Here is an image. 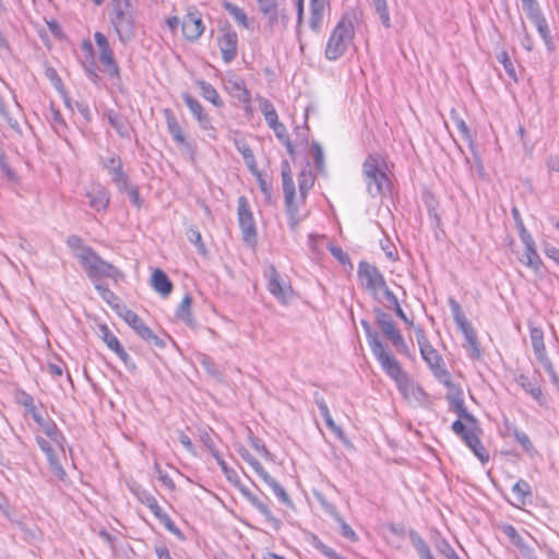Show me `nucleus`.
<instances>
[{"mask_svg":"<svg viewBox=\"0 0 559 559\" xmlns=\"http://www.w3.org/2000/svg\"><path fill=\"white\" fill-rule=\"evenodd\" d=\"M191 305L192 297L190 295H186L176 310L177 319L186 323L188 326H193L195 323L191 312Z\"/></svg>","mask_w":559,"mask_h":559,"instance_id":"473e14b6","label":"nucleus"},{"mask_svg":"<svg viewBox=\"0 0 559 559\" xmlns=\"http://www.w3.org/2000/svg\"><path fill=\"white\" fill-rule=\"evenodd\" d=\"M361 326L364 328L368 345L373 354V356L377 358L379 364H382V361H385L389 359L392 354L385 348L383 343L381 342L379 334L372 330L370 323L366 320H361Z\"/></svg>","mask_w":559,"mask_h":559,"instance_id":"6ab92c4d","label":"nucleus"},{"mask_svg":"<svg viewBox=\"0 0 559 559\" xmlns=\"http://www.w3.org/2000/svg\"><path fill=\"white\" fill-rule=\"evenodd\" d=\"M545 371L547 372V374L549 376L552 384L557 388V390L559 391V376L557 374L554 366H552V362L551 360L548 358V359H544V361H540L539 362Z\"/></svg>","mask_w":559,"mask_h":559,"instance_id":"864d4df0","label":"nucleus"},{"mask_svg":"<svg viewBox=\"0 0 559 559\" xmlns=\"http://www.w3.org/2000/svg\"><path fill=\"white\" fill-rule=\"evenodd\" d=\"M336 521L340 524L341 534L349 539L350 542H357L358 537L354 530L340 516H336Z\"/></svg>","mask_w":559,"mask_h":559,"instance_id":"5fc2aeb1","label":"nucleus"},{"mask_svg":"<svg viewBox=\"0 0 559 559\" xmlns=\"http://www.w3.org/2000/svg\"><path fill=\"white\" fill-rule=\"evenodd\" d=\"M264 277L267 281V290L270 294L280 302L286 304L293 293L289 283L281 276L273 264L265 267Z\"/></svg>","mask_w":559,"mask_h":559,"instance_id":"9b49d317","label":"nucleus"},{"mask_svg":"<svg viewBox=\"0 0 559 559\" xmlns=\"http://www.w3.org/2000/svg\"><path fill=\"white\" fill-rule=\"evenodd\" d=\"M240 492L242 496L254 507L275 530L281 527V521L275 518L269 508V506L263 502L260 498L253 495L248 488L240 487Z\"/></svg>","mask_w":559,"mask_h":559,"instance_id":"5701e85b","label":"nucleus"},{"mask_svg":"<svg viewBox=\"0 0 559 559\" xmlns=\"http://www.w3.org/2000/svg\"><path fill=\"white\" fill-rule=\"evenodd\" d=\"M181 29L186 39L197 40L205 29L201 14L198 11H189L182 19Z\"/></svg>","mask_w":559,"mask_h":559,"instance_id":"a211bd4d","label":"nucleus"},{"mask_svg":"<svg viewBox=\"0 0 559 559\" xmlns=\"http://www.w3.org/2000/svg\"><path fill=\"white\" fill-rule=\"evenodd\" d=\"M159 522L165 526V528L167 531H169L173 534L181 537L182 534H181L180 530L176 526V524L174 523V521L170 519V516L167 513H165L160 518Z\"/></svg>","mask_w":559,"mask_h":559,"instance_id":"052dcab7","label":"nucleus"},{"mask_svg":"<svg viewBox=\"0 0 559 559\" xmlns=\"http://www.w3.org/2000/svg\"><path fill=\"white\" fill-rule=\"evenodd\" d=\"M449 305L455 322L462 321V319L466 318L462 311L460 304L455 299L450 298Z\"/></svg>","mask_w":559,"mask_h":559,"instance_id":"680f3d73","label":"nucleus"},{"mask_svg":"<svg viewBox=\"0 0 559 559\" xmlns=\"http://www.w3.org/2000/svg\"><path fill=\"white\" fill-rule=\"evenodd\" d=\"M283 192L288 224L294 229L301 221L299 207L305 203L307 194L314 185V176L308 167H305L298 176L299 197H296L295 183L289 165L284 163L282 168Z\"/></svg>","mask_w":559,"mask_h":559,"instance_id":"f257e3e1","label":"nucleus"},{"mask_svg":"<svg viewBox=\"0 0 559 559\" xmlns=\"http://www.w3.org/2000/svg\"><path fill=\"white\" fill-rule=\"evenodd\" d=\"M223 84L225 91L230 96L237 98L241 103H250V93L246 87L245 81L240 76L234 73H229L224 78Z\"/></svg>","mask_w":559,"mask_h":559,"instance_id":"412c9836","label":"nucleus"},{"mask_svg":"<svg viewBox=\"0 0 559 559\" xmlns=\"http://www.w3.org/2000/svg\"><path fill=\"white\" fill-rule=\"evenodd\" d=\"M273 132L275 133V136L277 138V140L283 144L285 145L287 152L289 155H294L295 151H294V146L290 142V139H289V135L287 133V129L286 127L282 123V122H277L275 123L274 126L270 127Z\"/></svg>","mask_w":559,"mask_h":559,"instance_id":"e433bc0d","label":"nucleus"},{"mask_svg":"<svg viewBox=\"0 0 559 559\" xmlns=\"http://www.w3.org/2000/svg\"><path fill=\"white\" fill-rule=\"evenodd\" d=\"M165 117H166L168 132L173 136L174 141H176L177 144H179L190 151H193L191 144L186 140L185 133H183L181 127L179 126L173 111L169 109L165 110Z\"/></svg>","mask_w":559,"mask_h":559,"instance_id":"b1692460","label":"nucleus"},{"mask_svg":"<svg viewBox=\"0 0 559 559\" xmlns=\"http://www.w3.org/2000/svg\"><path fill=\"white\" fill-rule=\"evenodd\" d=\"M516 383L527 394H530L539 405H544L545 399L543 396L542 388H540V385L537 382H533L526 374L521 373L516 378Z\"/></svg>","mask_w":559,"mask_h":559,"instance_id":"7c9ffc66","label":"nucleus"},{"mask_svg":"<svg viewBox=\"0 0 559 559\" xmlns=\"http://www.w3.org/2000/svg\"><path fill=\"white\" fill-rule=\"evenodd\" d=\"M357 277L360 287L373 298H379L381 292L388 286L381 272L374 265L365 261L358 264Z\"/></svg>","mask_w":559,"mask_h":559,"instance_id":"1a4fd4ad","label":"nucleus"},{"mask_svg":"<svg viewBox=\"0 0 559 559\" xmlns=\"http://www.w3.org/2000/svg\"><path fill=\"white\" fill-rule=\"evenodd\" d=\"M237 203L238 224L242 239L246 245L253 248L257 245V227L248 199L241 195L238 198Z\"/></svg>","mask_w":559,"mask_h":559,"instance_id":"9d476101","label":"nucleus"},{"mask_svg":"<svg viewBox=\"0 0 559 559\" xmlns=\"http://www.w3.org/2000/svg\"><path fill=\"white\" fill-rule=\"evenodd\" d=\"M198 86L204 99L212 103L216 107L223 106V100L213 85L205 81H199Z\"/></svg>","mask_w":559,"mask_h":559,"instance_id":"c9c22d12","label":"nucleus"},{"mask_svg":"<svg viewBox=\"0 0 559 559\" xmlns=\"http://www.w3.org/2000/svg\"><path fill=\"white\" fill-rule=\"evenodd\" d=\"M200 439L202 441V443L204 444V447L210 451V450H214L216 448V444L214 442V439L212 438V435H211V431H207V430H203L201 433H200Z\"/></svg>","mask_w":559,"mask_h":559,"instance_id":"774afa93","label":"nucleus"},{"mask_svg":"<svg viewBox=\"0 0 559 559\" xmlns=\"http://www.w3.org/2000/svg\"><path fill=\"white\" fill-rule=\"evenodd\" d=\"M218 48L225 63H230L238 52V35L229 26L221 29L217 38Z\"/></svg>","mask_w":559,"mask_h":559,"instance_id":"2eb2a0df","label":"nucleus"},{"mask_svg":"<svg viewBox=\"0 0 559 559\" xmlns=\"http://www.w3.org/2000/svg\"><path fill=\"white\" fill-rule=\"evenodd\" d=\"M110 23L121 43H128L135 36V24L130 12L129 0H112Z\"/></svg>","mask_w":559,"mask_h":559,"instance_id":"0eeeda50","label":"nucleus"},{"mask_svg":"<svg viewBox=\"0 0 559 559\" xmlns=\"http://www.w3.org/2000/svg\"><path fill=\"white\" fill-rule=\"evenodd\" d=\"M356 23L357 14L354 10L346 11L342 15L325 45L324 56L329 61H336L345 55L354 39Z\"/></svg>","mask_w":559,"mask_h":559,"instance_id":"f03ea898","label":"nucleus"},{"mask_svg":"<svg viewBox=\"0 0 559 559\" xmlns=\"http://www.w3.org/2000/svg\"><path fill=\"white\" fill-rule=\"evenodd\" d=\"M257 2L263 15L266 13H272V11L277 8L276 0H260Z\"/></svg>","mask_w":559,"mask_h":559,"instance_id":"69168bd1","label":"nucleus"},{"mask_svg":"<svg viewBox=\"0 0 559 559\" xmlns=\"http://www.w3.org/2000/svg\"><path fill=\"white\" fill-rule=\"evenodd\" d=\"M502 532L510 539V542L520 549L522 556L525 559L535 556L534 550L525 543L524 538L519 534L514 526L504 525L502 527Z\"/></svg>","mask_w":559,"mask_h":559,"instance_id":"cd10ccee","label":"nucleus"},{"mask_svg":"<svg viewBox=\"0 0 559 559\" xmlns=\"http://www.w3.org/2000/svg\"><path fill=\"white\" fill-rule=\"evenodd\" d=\"M159 522L165 526V528L167 531H169L173 534L181 537L182 534H181L180 530L176 526V524L174 523V521L170 519V516L167 513H165L160 518Z\"/></svg>","mask_w":559,"mask_h":559,"instance_id":"bf43d9fd","label":"nucleus"},{"mask_svg":"<svg viewBox=\"0 0 559 559\" xmlns=\"http://www.w3.org/2000/svg\"><path fill=\"white\" fill-rule=\"evenodd\" d=\"M456 407L460 418L453 421L451 426L452 431L462 439L483 463H486L489 460V455L479 439L476 419L465 409L462 401L456 402Z\"/></svg>","mask_w":559,"mask_h":559,"instance_id":"7ed1b4c3","label":"nucleus"},{"mask_svg":"<svg viewBox=\"0 0 559 559\" xmlns=\"http://www.w3.org/2000/svg\"><path fill=\"white\" fill-rule=\"evenodd\" d=\"M326 243H330V242L326 240L325 236L316 235V234L309 235L308 245L314 254H317V255L321 254L322 249H323V247H326Z\"/></svg>","mask_w":559,"mask_h":559,"instance_id":"c03bdc74","label":"nucleus"},{"mask_svg":"<svg viewBox=\"0 0 559 559\" xmlns=\"http://www.w3.org/2000/svg\"><path fill=\"white\" fill-rule=\"evenodd\" d=\"M383 371L396 383L401 394L409 402L420 403L425 400V392L402 369L394 356L380 364Z\"/></svg>","mask_w":559,"mask_h":559,"instance_id":"423d86ee","label":"nucleus"},{"mask_svg":"<svg viewBox=\"0 0 559 559\" xmlns=\"http://www.w3.org/2000/svg\"><path fill=\"white\" fill-rule=\"evenodd\" d=\"M121 316L124 322L131 326L141 338L155 345L160 344L159 338L134 311L126 309Z\"/></svg>","mask_w":559,"mask_h":559,"instance_id":"dca6fc26","label":"nucleus"},{"mask_svg":"<svg viewBox=\"0 0 559 559\" xmlns=\"http://www.w3.org/2000/svg\"><path fill=\"white\" fill-rule=\"evenodd\" d=\"M512 491L516 497L518 503L524 504L526 497L531 495V487L527 481L520 479L513 485Z\"/></svg>","mask_w":559,"mask_h":559,"instance_id":"a19ab883","label":"nucleus"},{"mask_svg":"<svg viewBox=\"0 0 559 559\" xmlns=\"http://www.w3.org/2000/svg\"><path fill=\"white\" fill-rule=\"evenodd\" d=\"M372 4L383 26L389 28L391 26V19L389 8L385 0H372Z\"/></svg>","mask_w":559,"mask_h":559,"instance_id":"ea45409f","label":"nucleus"},{"mask_svg":"<svg viewBox=\"0 0 559 559\" xmlns=\"http://www.w3.org/2000/svg\"><path fill=\"white\" fill-rule=\"evenodd\" d=\"M528 19L534 23V25L537 28V32L539 33L540 37L543 38L545 45L548 47L549 50H551L552 47V39L550 36V31L547 24L546 19L543 16L542 11H537L536 13H532L527 15Z\"/></svg>","mask_w":559,"mask_h":559,"instance_id":"2f4dec72","label":"nucleus"},{"mask_svg":"<svg viewBox=\"0 0 559 559\" xmlns=\"http://www.w3.org/2000/svg\"><path fill=\"white\" fill-rule=\"evenodd\" d=\"M234 144L241 154L246 166L252 175H258V165L253 152L245 139L235 138Z\"/></svg>","mask_w":559,"mask_h":559,"instance_id":"c85d7f7f","label":"nucleus"},{"mask_svg":"<svg viewBox=\"0 0 559 559\" xmlns=\"http://www.w3.org/2000/svg\"><path fill=\"white\" fill-rule=\"evenodd\" d=\"M151 285L153 289L160 296L166 297L173 290V284L168 276L159 269L154 270L151 277Z\"/></svg>","mask_w":559,"mask_h":559,"instance_id":"c756f323","label":"nucleus"},{"mask_svg":"<svg viewBox=\"0 0 559 559\" xmlns=\"http://www.w3.org/2000/svg\"><path fill=\"white\" fill-rule=\"evenodd\" d=\"M154 468L157 474L158 480L169 490H174L176 486L171 477L160 468L158 463L154 464Z\"/></svg>","mask_w":559,"mask_h":559,"instance_id":"603ef678","label":"nucleus"},{"mask_svg":"<svg viewBox=\"0 0 559 559\" xmlns=\"http://www.w3.org/2000/svg\"><path fill=\"white\" fill-rule=\"evenodd\" d=\"M311 155L314 160L316 167L321 170L324 166V154L321 145L317 142L311 144Z\"/></svg>","mask_w":559,"mask_h":559,"instance_id":"3c124183","label":"nucleus"},{"mask_svg":"<svg viewBox=\"0 0 559 559\" xmlns=\"http://www.w3.org/2000/svg\"><path fill=\"white\" fill-rule=\"evenodd\" d=\"M40 429L61 451H63L64 438L53 421H43Z\"/></svg>","mask_w":559,"mask_h":559,"instance_id":"f704fd0d","label":"nucleus"},{"mask_svg":"<svg viewBox=\"0 0 559 559\" xmlns=\"http://www.w3.org/2000/svg\"><path fill=\"white\" fill-rule=\"evenodd\" d=\"M134 493L139 501L146 506L147 508H150L155 501H157L156 498L145 489L139 488L134 491Z\"/></svg>","mask_w":559,"mask_h":559,"instance_id":"4d7b16f0","label":"nucleus"},{"mask_svg":"<svg viewBox=\"0 0 559 559\" xmlns=\"http://www.w3.org/2000/svg\"><path fill=\"white\" fill-rule=\"evenodd\" d=\"M530 338L534 355L538 362L544 361V359H548L549 357L546 352L544 332L542 328L530 324Z\"/></svg>","mask_w":559,"mask_h":559,"instance_id":"a878e982","label":"nucleus"},{"mask_svg":"<svg viewBox=\"0 0 559 559\" xmlns=\"http://www.w3.org/2000/svg\"><path fill=\"white\" fill-rule=\"evenodd\" d=\"M76 257L93 284L100 282L102 278H110L115 282L123 278L122 273L115 265L103 260L91 248H83Z\"/></svg>","mask_w":559,"mask_h":559,"instance_id":"39448f33","label":"nucleus"},{"mask_svg":"<svg viewBox=\"0 0 559 559\" xmlns=\"http://www.w3.org/2000/svg\"><path fill=\"white\" fill-rule=\"evenodd\" d=\"M316 548L323 555L325 556L326 558L329 559H346L344 557H342L341 555H338L334 549H332L331 547L324 545L322 542H318L316 544Z\"/></svg>","mask_w":559,"mask_h":559,"instance_id":"13d9d810","label":"nucleus"},{"mask_svg":"<svg viewBox=\"0 0 559 559\" xmlns=\"http://www.w3.org/2000/svg\"><path fill=\"white\" fill-rule=\"evenodd\" d=\"M377 323L381 329L383 335L391 342V344L395 347L396 350L406 352V342L401 332L396 329L395 323L393 322L389 313L378 311Z\"/></svg>","mask_w":559,"mask_h":559,"instance_id":"ddd939ff","label":"nucleus"},{"mask_svg":"<svg viewBox=\"0 0 559 559\" xmlns=\"http://www.w3.org/2000/svg\"><path fill=\"white\" fill-rule=\"evenodd\" d=\"M264 16L267 19L271 29H275L277 26L285 28L288 22L287 15L280 11L278 8L274 9L272 13L264 14Z\"/></svg>","mask_w":559,"mask_h":559,"instance_id":"58836bf2","label":"nucleus"},{"mask_svg":"<svg viewBox=\"0 0 559 559\" xmlns=\"http://www.w3.org/2000/svg\"><path fill=\"white\" fill-rule=\"evenodd\" d=\"M187 238L188 240L195 246V248L198 249V251L202 254H204L206 252V248H205V245L202 240V236H201V233L198 230V228L195 227H190L188 230H187Z\"/></svg>","mask_w":559,"mask_h":559,"instance_id":"49530a36","label":"nucleus"},{"mask_svg":"<svg viewBox=\"0 0 559 559\" xmlns=\"http://www.w3.org/2000/svg\"><path fill=\"white\" fill-rule=\"evenodd\" d=\"M102 340L105 342L107 347L112 350L122 361L127 362L129 359L128 353L121 346L119 340L111 333L109 328L105 324L99 326Z\"/></svg>","mask_w":559,"mask_h":559,"instance_id":"393cba45","label":"nucleus"},{"mask_svg":"<svg viewBox=\"0 0 559 559\" xmlns=\"http://www.w3.org/2000/svg\"><path fill=\"white\" fill-rule=\"evenodd\" d=\"M326 248L330 250L331 254L341 263L344 264L348 261L347 254L340 247L333 246L332 243H326Z\"/></svg>","mask_w":559,"mask_h":559,"instance_id":"e2e57ef3","label":"nucleus"},{"mask_svg":"<svg viewBox=\"0 0 559 559\" xmlns=\"http://www.w3.org/2000/svg\"><path fill=\"white\" fill-rule=\"evenodd\" d=\"M330 11V0H310L309 27L319 33L323 25L325 14Z\"/></svg>","mask_w":559,"mask_h":559,"instance_id":"4be33fe9","label":"nucleus"},{"mask_svg":"<svg viewBox=\"0 0 559 559\" xmlns=\"http://www.w3.org/2000/svg\"><path fill=\"white\" fill-rule=\"evenodd\" d=\"M94 39L98 48V59L110 76H119V67L115 60L114 51L107 37L100 33H94Z\"/></svg>","mask_w":559,"mask_h":559,"instance_id":"4468645a","label":"nucleus"},{"mask_svg":"<svg viewBox=\"0 0 559 559\" xmlns=\"http://www.w3.org/2000/svg\"><path fill=\"white\" fill-rule=\"evenodd\" d=\"M95 289L98 292L100 297L110 306H114L118 301V297L109 289V287L102 283H94Z\"/></svg>","mask_w":559,"mask_h":559,"instance_id":"de8ad7c7","label":"nucleus"},{"mask_svg":"<svg viewBox=\"0 0 559 559\" xmlns=\"http://www.w3.org/2000/svg\"><path fill=\"white\" fill-rule=\"evenodd\" d=\"M108 120H109V123L111 124V127L114 129H116V131L120 134V135H127V127L126 124L123 123V121L114 112H110L108 115Z\"/></svg>","mask_w":559,"mask_h":559,"instance_id":"6e6d98bb","label":"nucleus"},{"mask_svg":"<svg viewBox=\"0 0 559 559\" xmlns=\"http://www.w3.org/2000/svg\"><path fill=\"white\" fill-rule=\"evenodd\" d=\"M249 465L254 469V472L259 475V477L265 481L271 475L264 469V467L261 465V463L253 459Z\"/></svg>","mask_w":559,"mask_h":559,"instance_id":"338daca9","label":"nucleus"},{"mask_svg":"<svg viewBox=\"0 0 559 559\" xmlns=\"http://www.w3.org/2000/svg\"><path fill=\"white\" fill-rule=\"evenodd\" d=\"M264 483L273 490L274 495L283 503H285V504H289L290 503V499H289L286 490L275 480V478L270 476Z\"/></svg>","mask_w":559,"mask_h":559,"instance_id":"a18cd8bd","label":"nucleus"},{"mask_svg":"<svg viewBox=\"0 0 559 559\" xmlns=\"http://www.w3.org/2000/svg\"><path fill=\"white\" fill-rule=\"evenodd\" d=\"M498 61L503 66L504 71L507 72L508 76L513 80L514 82L518 81L516 71L515 68L506 50H502L497 56Z\"/></svg>","mask_w":559,"mask_h":559,"instance_id":"79ce46f5","label":"nucleus"},{"mask_svg":"<svg viewBox=\"0 0 559 559\" xmlns=\"http://www.w3.org/2000/svg\"><path fill=\"white\" fill-rule=\"evenodd\" d=\"M182 99L187 107L189 108V110L191 111V114L193 115L194 119L198 121L200 128L202 130L209 131V135L215 139V129L212 124L211 118L204 111L200 102L189 94H183Z\"/></svg>","mask_w":559,"mask_h":559,"instance_id":"f3484780","label":"nucleus"},{"mask_svg":"<svg viewBox=\"0 0 559 559\" xmlns=\"http://www.w3.org/2000/svg\"><path fill=\"white\" fill-rule=\"evenodd\" d=\"M390 173L389 164L382 155H368L362 164V175L371 197H381L390 192Z\"/></svg>","mask_w":559,"mask_h":559,"instance_id":"20e7f679","label":"nucleus"},{"mask_svg":"<svg viewBox=\"0 0 559 559\" xmlns=\"http://www.w3.org/2000/svg\"><path fill=\"white\" fill-rule=\"evenodd\" d=\"M544 253L559 266V249L550 243L544 245Z\"/></svg>","mask_w":559,"mask_h":559,"instance_id":"0e129e2a","label":"nucleus"},{"mask_svg":"<svg viewBox=\"0 0 559 559\" xmlns=\"http://www.w3.org/2000/svg\"><path fill=\"white\" fill-rule=\"evenodd\" d=\"M466 345L468 346V356L472 359H478L480 357V349L477 344V335L475 331H469L468 334H463Z\"/></svg>","mask_w":559,"mask_h":559,"instance_id":"37998d69","label":"nucleus"},{"mask_svg":"<svg viewBox=\"0 0 559 559\" xmlns=\"http://www.w3.org/2000/svg\"><path fill=\"white\" fill-rule=\"evenodd\" d=\"M519 236L525 248V252L519 260L525 264L526 266L533 269L534 271H539L543 262L536 250V243L533 239L532 235L527 231L523 223L518 224Z\"/></svg>","mask_w":559,"mask_h":559,"instance_id":"f8f14e48","label":"nucleus"},{"mask_svg":"<svg viewBox=\"0 0 559 559\" xmlns=\"http://www.w3.org/2000/svg\"><path fill=\"white\" fill-rule=\"evenodd\" d=\"M436 548L440 554H442L448 559H461L456 555L452 546L445 539L438 540L436 544Z\"/></svg>","mask_w":559,"mask_h":559,"instance_id":"8fccbe9b","label":"nucleus"},{"mask_svg":"<svg viewBox=\"0 0 559 559\" xmlns=\"http://www.w3.org/2000/svg\"><path fill=\"white\" fill-rule=\"evenodd\" d=\"M224 8L240 26L246 29L252 28V22L248 19L246 12L241 8L230 2H226Z\"/></svg>","mask_w":559,"mask_h":559,"instance_id":"72a5a7b5","label":"nucleus"},{"mask_svg":"<svg viewBox=\"0 0 559 559\" xmlns=\"http://www.w3.org/2000/svg\"><path fill=\"white\" fill-rule=\"evenodd\" d=\"M47 461L49 463V467H50V471L53 474V476L59 480H64L67 473L63 469V467L61 466L56 454L52 456L49 454V457L47 459Z\"/></svg>","mask_w":559,"mask_h":559,"instance_id":"09e8293b","label":"nucleus"},{"mask_svg":"<svg viewBox=\"0 0 559 559\" xmlns=\"http://www.w3.org/2000/svg\"><path fill=\"white\" fill-rule=\"evenodd\" d=\"M103 168L107 170L112 182L119 190H127L128 177L122 171L121 160L116 155H110L102 159Z\"/></svg>","mask_w":559,"mask_h":559,"instance_id":"aec40b11","label":"nucleus"},{"mask_svg":"<svg viewBox=\"0 0 559 559\" xmlns=\"http://www.w3.org/2000/svg\"><path fill=\"white\" fill-rule=\"evenodd\" d=\"M411 540L420 559H435L428 544L417 534H411Z\"/></svg>","mask_w":559,"mask_h":559,"instance_id":"4c0bfd02","label":"nucleus"},{"mask_svg":"<svg viewBox=\"0 0 559 559\" xmlns=\"http://www.w3.org/2000/svg\"><path fill=\"white\" fill-rule=\"evenodd\" d=\"M416 337L420 355L431 369L433 376L438 379L439 382H441L445 386H452L451 374L445 369L442 362V358L439 355L438 350L435 349L433 346L429 343L428 338L426 337L421 329H418L416 331Z\"/></svg>","mask_w":559,"mask_h":559,"instance_id":"6e6552de","label":"nucleus"},{"mask_svg":"<svg viewBox=\"0 0 559 559\" xmlns=\"http://www.w3.org/2000/svg\"><path fill=\"white\" fill-rule=\"evenodd\" d=\"M90 206L96 211L105 210L109 204V195L107 190L100 185H93L87 191Z\"/></svg>","mask_w":559,"mask_h":559,"instance_id":"bb28decb","label":"nucleus"}]
</instances>
